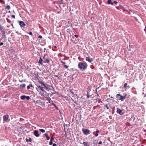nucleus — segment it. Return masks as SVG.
Returning <instances> with one entry per match:
<instances>
[{
	"mask_svg": "<svg viewBox=\"0 0 146 146\" xmlns=\"http://www.w3.org/2000/svg\"><path fill=\"white\" fill-rule=\"evenodd\" d=\"M40 83L41 84H42L44 87L42 86V85H38L37 86L38 89L40 91V94L42 96H44L45 95H46V92L45 91L46 86L45 84L42 83V82H40Z\"/></svg>",
	"mask_w": 146,
	"mask_h": 146,
	"instance_id": "nucleus-1",
	"label": "nucleus"
},
{
	"mask_svg": "<svg viewBox=\"0 0 146 146\" xmlns=\"http://www.w3.org/2000/svg\"><path fill=\"white\" fill-rule=\"evenodd\" d=\"M88 65L86 63L84 62H80L78 65V68L81 70H85L87 68Z\"/></svg>",
	"mask_w": 146,
	"mask_h": 146,
	"instance_id": "nucleus-2",
	"label": "nucleus"
},
{
	"mask_svg": "<svg viewBox=\"0 0 146 146\" xmlns=\"http://www.w3.org/2000/svg\"><path fill=\"white\" fill-rule=\"evenodd\" d=\"M116 97L119 100H121V101H123L125 98V97L121 96L119 94H117L116 96Z\"/></svg>",
	"mask_w": 146,
	"mask_h": 146,
	"instance_id": "nucleus-3",
	"label": "nucleus"
},
{
	"mask_svg": "<svg viewBox=\"0 0 146 146\" xmlns=\"http://www.w3.org/2000/svg\"><path fill=\"white\" fill-rule=\"evenodd\" d=\"M83 133L86 135L89 134L90 131L88 129H82Z\"/></svg>",
	"mask_w": 146,
	"mask_h": 146,
	"instance_id": "nucleus-4",
	"label": "nucleus"
},
{
	"mask_svg": "<svg viewBox=\"0 0 146 146\" xmlns=\"http://www.w3.org/2000/svg\"><path fill=\"white\" fill-rule=\"evenodd\" d=\"M117 112L121 115H122L124 113L123 111L121 110L119 108L117 109Z\"/></svg>",
	"mask_w": 146,
	"mask_h": 146,
	"instance_id": "nucleus-5",
	"label": "nucleus"
},
{
	"mask_svg": "<svg viewBox=\"0 0 146 146\" xmlns=\"http://www.w3.org/2000/svg\"><path fill=\"white\" fill-rule=\"evenodd\" d=\"M18 22L19 23V25H20L21 27H25L26 25L25 23L23 21H19Z\"/></svg>",
	"mask_w": 146,
	"mask_h": 146,
	"instance_id": "nucleus-6",
	"label": "nucleus"
},
{
	"mask_svg": "<svg viewBox=\"0 0 146 146\" xmlns=\"http://www.w3.org/2000/svg\"><path fill=\"white\" fill-rule=\"evenodd\" d=\"M86 60L88 61L89 62H91L93 61L92 59L89 57H86Z\"/></svg>",
	"mask_w": 146,
	"mask_h": 146,
	"instance_id": "nucleus-7",
	"label": "nucleus"
},
{
	"mask_svg": "<svg viewBox=\"0 0 146 146\" xmlns=\"http://www.w3.org/2000/svg\"><path fill=\"white\" fill-rule=\"evenodd\" d=\"M34 134L36 137H38L39 135V134L38 133V132L37 130H35L34 131Z\"/></svg>",
	"mask_w": 146,
	"mask_h": 146,
	"instance_id": "nucleus-8",
	"label": "nucleus"
},
{
	"mask_svg": "<svg viewBox=\"0 0 146 146\" xmlns=\"http://www.w3.org/2000/svg\"><path fill=\"white\" fill-rule=\"evenodd\" d=\"M9 116L7 115L3 116V118L5 121H6L8 119Z\"/></svg>",
	"mask_w": 146,
	"mask_h": 146,
	"instance_id": "nucleus-9",
	"label": "nucleus"
},
{
	"mask_svg": "<svg viewBox=\"0 0 146 146\" xmlns=\"http://www.w3.org/2000/svg\"><path fill=\"white\" fill-rule=\"evenodd\" d=\"M54 139L53 137H52L50 139V141L49 142V144L50 145H52L53 143H52V141H54Z\"/></svg>",
	"mask_w": 146,
	"mask_h": 146,
	"instance_id": "nucleus-10",
	"label": "nucleus"
},
{
	"mask_svg": "<svg viewBox=\"0 0 146 146\" xmlns=\"http://www.w3.org/2000/svg\"><path fill=\"white\" fill-rule=\"evenodd\" d=\"M0 30L2 33H4L5 31L3 27L0 25Z\"/></svg>",
	"mask_w": 146,
	"mask_h": 146,
	"instance_id": "nucleus-11",
	"label": "nucleus"
},
{
	"mask_svg": "<svg viewBox=\"0 0 146 146\" xmlns=\"http://www.w3.org/2000/svg\"><path fill=\"white\" fill-rule=\"evenodd\" d=\"M111 0H108V4L109 5L111 4L112 5H113V3L111 2Z\"/></svg>",
	"mask_w": 146,
	"mask_h": 146,
	"instance_id": "nucleus-12",
	"label": "nucleus"
},
{
	"mask_svg": "<svg viewBox=\"0 0 146 146\" xmlns=\"http://www.w3.org/2000/svg\"><path fill=\"white\" fill-rule=\"evenodd\" d=\"M123 86L125 89H127L128 88L127 84V83H126L124 84Z\"/></svg>",
	"mask_w": 146,
	"mask_h": 146,
	"instance_id": "nucleus-13",
	"label": "nucleus"
},
{
	"mask_svg": "<svg viewBox=\"0 0 146 146\" xmlns=\"http://www.w3.org/2000/svg\"><path fill=\"white\" fill-rule=\"evenodd\" d=\"M48 85H47V86H46V90H48V88L50 89H52V87L51 86H49L48 87Z\"/></svg>",
	"mask_w": 146,
	"mask_h": 146,
	"instance_id": "nucleus-14",
	"label": "nucleus"
},
{
	"mask_svg": "<svg viewBox=\"0 0 146 146\" xmlns=\"http://www.w3.org/2000/svg\"><path fill=\"white\" fill-rule=\"evenodd\" d=\"M26 96L25 95H23L21 96V100H24L26 98Z\"/></svg>",
	"mask_w": 146,
	"mask_h": 146,
	"instance_id": "nucleus-15",
	"label": "nucleus"
},
{
	"mask_svg": "<svg viewBox=\"0 0 146 146\" xmlns=\"http://www.w3.org/2000/svg\"><path fill=\"white\" fill-rule=\"evenodd\" d=\"M83 144L84 145L86 146H88V143L86 142H83Z\"/></svg>",
	"mask_w": 146,
	"mask_h": 146,
	"instance_id": "nucleus-16",
	"label": "nucleus"
},
{
	"mask_svg": "<svg viewBox=\"0 0 146 146\" xmlns=\"http://www.w3.org/2000/svg\"><path fill=\"white\" fill-rule=\"evenodd\" d=\"M20 86L22 88H25V87L26 86V85L25 84H23L22 85H21Z\"/></svg>",
	"mask_w": 146,
	"mask_h": 146,
	"instance_id": "nucleus-17",
	"label": "nucleus"
},
{
	"mask_svg": "<svg viewBox=\"0 0 146 146\" xmlns=\"http://www.w3.org/2000/svg\"><path fill=\"white\" fill-rule=\"evenodd\" d=\"M2 36L3 38H5L6 36L5 31L4 32V33H2Z\"/></svg>",
	"mask_w": 146,
	"mask_h": 146,
	"instance_id": "nucleus-18",
	"label": "nucleus"
},
{
	"mask_svg": "<svg viewBox=\"0 0 146 146\" xmlns=\"http://www.w3.org/2000/svg\"><path fill=\"white\" fill-rule=\"evenodd\" d=\"M43 61V60L41 59V58H40V59L39 61L38 62L42 64V62Z\"/></svg>",
	"mask_w": 146,
	"mask_h": 146,
	"instance_id": "nucleus-19",
	"label": "nucleus"
},
{
	"mask_svg": "<svg viewBox=\"0 0 146 146\" xmlns=\"http://www.w3.org/2000/svg\"><path fill=\"white\" fill-rule=\"evenodd\" d=\"M50 139V137L48 136V134L46 133V139L49 140Z\"/></svg>",
	"mask_w": 146,
	"mask_h": 146,
	"instance_id": "nucleus-20",
	"label": "nucleus"
},
{
	"mask_svg": "<svg viewBox=\"0 0 146 146\" xmlns=\"http://www.w3.org/2000/svg\"><path fill=\"white\" fill-rule=\"evenodd\" d=\"M51 61V60H49L48 59H46V63H49V62H50Z\"/></svg>",
	"mask_w": 146,
	"mask_h": 146,
	"instance_id": "nucleus-21",
	"label": "nucleus"
},
{
	"mask_svg": "<svg viewBox=\"0 0 146 146\" xmlns=\"http://www.w3.org/2000/svg\"><path fill=\"white\" fill-rule=\"evenodd\" d=\"M6 9L8 10H9L10 9V7L9 5H7L6 7Z\"/></svg>",
	"mask_w": 146,
	"mask_h": 146,
	"instance_id": "nucleus-22",
	"label": "nucleus"
},
{
	"mask_svg": "<svg viewBox=\"0 0 146 146\" xmlns=\"http://www.w3.org/2000/svg\"><path fill=\"white\" fill-rule=\"evenodd\" d=\"M40 130L41 132L43 133H44L45 132V130L42 129H40Z\"/></svg>",
	"mask_w": 146,
	"mask_h": 146,
	"instance_id": "nucleus-23",
	"label": "nucleus"
},
{
	"mask_svg": "<svg viewBox=\"0 0 146 146\" xmlns=\"http://www.w3.org/2000/svg\"><path fill=\"white\" fill-rule=\"evenodd\" d=\"M31 86V87L32 86V85H30L29 86H28L27 87V89L28 90H29L30 88V86Z\"/></svg>",
	"mask_w": 146,
	"mask_h": 146,
	"instance_id": "nucleus-24",
	"label": "nucleus"
},
{
	"mask_svg": "<svg viewBox=\"0 0 146 146\" xmlns=\"http://www.w3.org/2000/svg\"><path fill=\"white\" fill-rule=\"evenodd\" d=\"M26 98L27 100H29L30 99V98L29 96H26Z\"/></svg>",
	"mask_w": 146,
	"mask_h": 146,
	"instance_id": "nucleus-25",
	"label": "nucleus"
},
{
	"mask_svg": "<svg viewBox=\"0 0 146 146\" xmlns=\"http://www.w3.org/2000/svg\"><path fill=\"white\" fill-rule=\"evenodd\" d=\"M105 107L107 109H109V107L108 106V104H106L105 106Z\"/></svg>",
	"mask_w": 146,
	"mask_h": 146,
	"instance_id": "nucleus-26",
	"label": "nucleus"
},
{
	"mask_svg": "<svg viewBox=\"0 0 146 146\" xmlns=\"http://www.w3.org/2000/svg\"><path fill=\"white\" fill-rule=\"evenodd\" d=\"M64 66L66 68H68V66H67V65H64Z\"/></svg>",
	"mask_w": 146,
	"mask_h": 146,
	"instance_id": "nucleus-27",
	"label": "nucleus"
},
{
	"mask_svg": "<svg viewBox=\"0 0 146 146\" xmlns=\"http://www.w3.org/2000/svg\"><path fill=\"white\" fill-rule=\"evenodd\" d=\"M47 98L46 97V101H48V102H49V103H50V100H49L48 99H47Z\"/></svg>",
	"mask_w": 146,
	"mask_h": 146,
	"instance_id": "nucleus-28",
	"label": "nucleus"
},
{
	"mask_svg": "<svg viewBox=\"0 0 146 146\" xmlns=\"http://www.w3.org/2000/svg\"><path fill=\"white\" fill-rule=\"evenodd\" d=\"M3 44V42H1L0 43V46H2Z\"/></svg>",
	"mask_w": 146,
	"mask_h": 146,
	"instance_id": "nucleus-29",
	"label": "nucleus"
},
{
	"mask_svg": "<svg viewBox=\"0 0 146 146\" xmlns=\"http://www.w3.org/2000/svg\"><path fill=\"white\" fill-rule=\"evenodd\" d=\"M113 3H115V4H116L117 3V2L116 1H114Z\"/></svg>",
	"mask_w": 146,
	"mask_h": 146,
	"instance_id": "nucleus-30",
	"label": "nucleus"
},
{
	"mask_svg": "<svg viewBox=\"0 0 146 146\" xmlns=\"http://www.w3.org/2000/svg\"><path fill=\"white\" fill-rule=\"evenodd\" d=\"M102 142L101 141H100L98 143L99 144H102Z\"/></svg>",
	"mask_w": 146,
	"mask_h": 146,
	"instance_id": "nucleus-31",
	"label": "nucleus"
},
{
	"mask_svg": "<svg viewBox=\"0 0 146 146\" xmlns=\"http://www.w3.org/2000/svg\"><path fill=\"white\" fill-rule=\"evenodd\" d=\"M12 17L13 18H15V15H12Z\"/></svg>",
	"mask_w": 146,
	"mask_h": 146,
	"instance_id": "nucleus-32",
	"label": "nucleus"
},
{
	"mask_svg": "<svg viewBox=\"0 0 146 146\" xmlns=\"http://www.w3.org/2000/svg\"><path fill=\"white\" fill-rule=\"evenodd\" d=\"M29 34L30 35H31L32 36V35H32V34H32V32H30L29 33Z\"/></svg>",
	"mask_w": 146,
	"mask_h": 146,
	"instance_id": "nucleus-33",
	"label": "nucleus"
},
{
	"mask_svg": "<svg viewBox=\"0 0 146 146\" xmlns=\"http://www.w3.org/2000/svg\"><path fill=\"white\" fill-rule=\"evenodd\" d=\"M53 146H57V145L55 143H53Z\"/></svg>",
	"mask_w": 146,
	"mask_h": 146,
	"instance_id": "nucleus-34",
	"label": "nucleus"
},
{
	"mask_svg": "<svg viewBox=\"0 0 146 146\" xmlns=\"http://www.w3.org/2000/svg\"><path fill=\"white\" fill-rule=\"evenodd\" d=\"M38 38H42V36H41V35H39V36H38Z\"/></svg>",
	"mask_w": 146,
	"mask_h": 146,
	"instance_id": "nucleus-35",
	"label": "nucleus"
},
{
	"mask_svg": "<svg viewBox=\"0 0 146 146\" xmlns=\"http://www.w3.org/2000/svg\"><path fill=\"white\" fill-rule=\"evenodd\" d=\"M53 104L54 106L56 107V109H58V108H57V107H56V106L54 104Z\"/></svg>",
	"mask_w": 146,
	"mask_h": 146,
	"instance_id": "nucleus-36",
	"label": "nucleus"
},
{
	"mask_svg": "<svg viewBox=\"0 0 146 146\" xmlns=\"http://www.w3.org/2000/svg\"><path fill=\"white\" fill-rule=\"evenodd\" d=\"M98 133H96V134H95V136H96V137H97V136H98Z\"/></svg>",
	"mask_w": 146,
	"mask_h": 146,
	"instance_id": "nucleus-37",
	"label": "nucleus"
},
{
	"mask_svg": "<svg viewBox=\"0 0 146 146\" xmlns=\"http://www.w3.org/2000/svg\"><path fill=\"white\" fill-rule=\"evenodd\" d=\"M31 141V138H29V141Z\"/></svg>",
	"mask_w": 146,
	"mask_h": 146,
	"instance_id": "nucleus-38",
	"label": "nucleus"
},
{
	"mask_svg": "<svg viewBox=\"0 0 146 146\" xmlns=\"http://www.w3.org/2000/svg\"><path fill=\"white\" fill-rule=\"evenodd\" d=\"M75 36L76 37H78V36L77 35H75Z\"/></svg>",
	"mask_w": 146,
	"mask_h": 146,
	"instance_id": "nucleus-39",
	"label": "nucleus"
},
{
	"mask_svg": "<svg viewBox=\"0 0 146 146\" xmlns=\"http://www.w3.org/2000/svg\"><path fill=\"white\" fill-rule=\"evenodd\" d=\"M99 130H97L96 131V132L97 133H99Z\"/></svg>",
	"mask_w": 146,
	"mask_h": 146,
	"instance_id": "nucleus-40",
	"label": "nucleus"
},
{
	"mask_svg": "<svg viewBox=\"0 0 146 146\" xmlns=\"http://www.w3.org/2000/svg\"><path fill=\"white\" fill-rule=\"evenodd\" d=\"M62 63L63 64H65V62H62Z\"/></svg>",
	"mask_w": 146,
	"mask_h": 146,
	"instance_id": "nucleus-41",
	"label": "nucleus"
},
{
	"mask_svg": "<svg viewBox=\"0 0 146 146\" xmlns=\"http://www.w3.org/2000/svg\"><path fill=\"white\" fill-rule=\"evenodd\" d=\"M144 97H146V94L144 96Z\"/></svg>",
	"mask_w": 146,
	"mask_h": 146,
	"instance_id": "nucleus-42",
	"label": "nucleus"
},
{
	"mask_svg": "<svg viewBox=\"0 0 146 146\" xmlns=\"http://www.w3.org/2000/svg\"><path fill=\"white\" fill-rule=\"evenodd\" d=\"M130 87L129 86H128V88H129Z\"/></svg>",
	"mask_w": 146,
	"mask_h": 146,
	"instance_id": "nucleus-43",
	"label": "nucleus"
},
{
	"mask_svg": "<svg viewBox=\"0 0 146 146\" xmlns=\"http://www.w3.org/2000/svg\"><path fill=\"white\" fill-rule=\"evenodd\" d=\"M20 82H23V81H20Z\"/></svg>",
	"mask_w": 146,
	"mask_h": 146,
	"instance_id": "nucleus-44",
	"label": "nucleus"
},
{
	"mask_svg": "<svg viewBox=\"0 0 146 146\" xmlns=\"http://www.w3.org/2000/svg\"><path fill=\"white\" fill-rule=\"evenodd\" d=\"M26 140V141H27V139Z\"/></svg>",
	"mask_w": 146,
	"mask_h": 146,
	"instance_id": "nucleus-45",
	"label": "nucleus"
},
{
	"mask_svg": "<svg viewBox=\"0 0 146 146\" xmlns=\"http://www.w3.org/2000/svg\"><path fill=\"white\" fill-rule=\"evenodd\" d=\"M12 26H13V24L11 25Z\"/></svg>",
	"mask_w": 146,
	"mask_h": 146,
	"instance_id": "nucleus-46",
	"label": "nucleus"
}]
</instances>
